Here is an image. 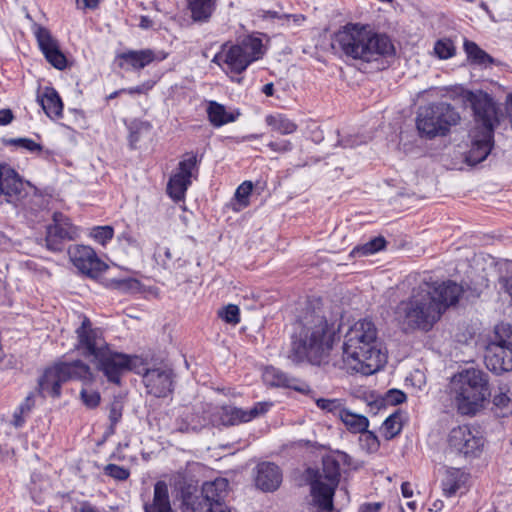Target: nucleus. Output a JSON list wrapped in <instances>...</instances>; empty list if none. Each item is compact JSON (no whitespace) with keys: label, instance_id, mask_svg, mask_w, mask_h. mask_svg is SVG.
<instances>
[{"label":"nucleus","instance_id":"nucleus-1","mask_svg":"<svg viewBox=\"0 0 512 512\" xmlns=\"http://www.w3.org/2000/svg\"><path fill=\"white\" fill-rule=\"evenodd\" d=\"M77 351L90 359L99 371L103 372L109 382L120 384L123 373L131 370L139 360L137 356H129L112 351L105 341L102 331L93 328L90 319L82 317L80 327L76 329Z\"/></svg>","mask_w":512,"mask_h":512},{"label":"nucleus","instance_id":"nucleus-2","mask_svg":"<svg viewBox=\"0 0 512 512\" xmlns=\"http://www.w3.org/2000/svg\"><path fill=\"white\" fill-rule=\"evenodd\" d=\"M343 363L347 369L371 375L385 362L378 341V330L374 322L364 318L356 321L345 333Z\"/></svg>","mask_w":512,"mask_h":512},{"label":"nucleus","instance_id":"nucleus-3","mask_svg":"<svg viewBox=\"0 0 512 512\" xmlns=\"http://www.w3.org/2000/svg\"><path fill=\"white\" fill-rule=\"evenodd\" d=\"M332 344L333 336L326 318L307 313L295 326L287 357L294 364L307 361L319 365L328 356Z\"/></svg>","mask_w":512,"mask_h":512},{"label":"nucleus","instance_id":"nucleus-4","mask_svg":"<svg viewBox=\"0 0 512 512\" xmlns=\"http://www.w3.org/2000/svg\"><path fill=\"white\" fill-rule=\"evenodd\" d=\"M431 288L425 279L416 282L410 294L400 300L394 309V319L405 333L429 332L441 319L440 309L430 295Z\"/></svg>","mask_w":512,"mask_h":512},{"label":"nucleus","instance_id":"nucleus-5","mask_svg":"<svg viewBox=\"0 0 512 512\" xmlns=\"http://www.w3.org/2000/svg\"><path fill=\"white\" fill-rule=\"evenodd\" d=\"M344 55L355 60L374 62L392 55L394 46L385 34L375 32L369 25L348 23L334 38Z\"/></svg>","mask_w":512,"mask_h":512},{"label":"nucleus","instance_id":"nucleus-6","mask_svg":"<svg viewBox=\"0 0 512 512\" xmlns=\"http://www.w3.org/2000/svg\"><path fill=\"white\" fill-rule=\"evenodd\" d=\"M451 393L459 414L476 415L491 396L488 374L475 368L463 370L452 378Z\"/></svg>","mask_w":512,"mask_h":512},{"label":"nucleus","instance_id":"nucleus-7","mask_svg":"<svg viewBox=\"0 0 512 512\" xmlns=\"http://www.w3.org/2000/svg\"><path fill=\"white\" fill-rule=\"evenodd\" d=\"M263 55L262 40L258 37L247 36L237 44L222 45L212 62L217 64L227 75H239Z\"/></svg>","mask_w":512,"mask_h":512},{"label":"nucleus","instance_id":"nucleus-8","mask_svg":"<svg viewBox=\"0 0 512 512\" xmlns=\"http://www.w3.org/2000/svg\"><path fill=\"white\" fill-rule=\"evenodd\" d=\"M460 120L459 112L451 104L438 102L419 108L416 127L421 137L434 139L446 136Z\"/></svg>","mask_w":512,"mask_h":512},{"label":"nucleus","instance_id":"nucleus-9","mask_svg":"<svg viewBox=\"0 0 512 512\" xmlns=\"http://www.w3.org/2000/svg\"><path fill=\"white\" fill-rule=\"evenodd\" d=\"M69 380H79L87 385L94 380V376L90 367L81 360L56 363L48 367L39 379V392L43 396L59 397L61 385Z\"/></svg>","mask_w":512,"mask_h":512},{"label":"nucleus","instance_id":"nucleus-10","mask_svg":"<svg viewBox=\"0 0 512 512\" xmlns=\"http://www.w3.org/2000/svg\"><path fill=\"white\" fill-rule=\"evenodd\" d=\"M462 99L472 110L474 127L471 130L494 135L502 118L500 104L490 94L482 90H466L462 93Z\"/></svg>","mask_w":512,"mask_h":512},{"label":"nucleus","instance_id":"nucleus-11","mask_svg":"<svg viewBox=\"0 0 512 512\" xmlns=\"http://www.w3.org/2000/svg\"><path fill=\"white\" fill-rule=\"evenodd\" d=\"M229 482L225 478H216L205 482L199 494L182 492L181 512H204L216 506H226L224 500L228 494Z\"/></svg>","mask_w":512,"mask_h":512},{"label":"nucleus","instance_id":"nucleus-12","mask_svg":"<svg viewBox=\"0 0 512 512\" xmlns=\"http://www.w3.org/2000/svg\"><path fill=\"white\" fill-rule=\"evenodd\" d=\"M339 479L340 467L337 461L332 458L324 459L322 472L310 483L313 503L321 510L320 512L332 511L333 496Z\"/></svg>","mask_w":512,"mask_h":512},{"label":"nucleus","instance_id":"nucleus-13","mask_svg":"<svg viewBox=\"0 0 512 512\" xmlns=\"http://www.w3.org/2000/svg\"><path fill=\"white\" fill-rule=\"evenodd\" d=\"M197 172V155L192 152L184 154L167 183L168 195L176 202L183 200L188 187L192 184V178L196 177Z\"/></svg>","mask_w":512,"mask_h":512},{"label":"nucleus","instance_id":"nucleus-14","mask_svg":"<svg viewBox=\"0 0 512 512\" xmlns=\"http://www.w3.org/2000/svg\"><path fill=\"white\" fill-rule=\"evenodd\" d=\"M484 444L485 439L480 432L467 425L453 428L448 435L449 448L465 457H478Z\"/></svg>","mask_w":512,"mask_h":512},{"label":"nucleus","instance_id":"nucleus-15","mask_svg":"<svg viewBox=\"0 0 512 512\" xmlns=\"http://www.w3.org/2000/svg\"><path fill=\"white\" fill-rule=\"evenodd\" d=\"M53 223L47 226L46 247L53 252H60L64 248L65 241L75 240L79 236V231L70 219L61 212H54Z\"/></svg>","mask_w":512,"mask_h":512},{"label":"nucleus","instance_id":"nucleus-16","mask_svg":"<svg viewBox=\"0 0 512 512\" xmlns=\"http://www.w3.org/2000/svg\"><path fill=\"white\" fill-rule=\"evenodd\" d=\"M68 253L73 265L91 278H97L108 268V265L89 246L74 245L69 248Z\"/></svg>","mask_w":512,"mask_h":512},{"label":"nucleus","instance_id":"nucleus-17","mask_svg":"<svg viewBox=\"0 0 512 512\" xmlns=\"http://www.w3.org/2000/svg\"><path fill=\"white\" fill-rule=\"evenodd\" d=\"M33 32L45 59L56 69H65L67 67L66 56L61 51L59 42L52 36L51 32L41 25H35Z\"/></svg>","mask_w":512,"mask_h":512},{"label":"nucleus","instance_id":"nucleus-18","mask_svg":"<svg viewBox=\"0 0 512 512\" xmlns=\"http://www.w3.org/2000/svg\"><path fill=\"white\" fill-rule=\"evenodd\" d=\"M0 196L14 204L22 202L27 196L25 183L16 171L6 164H0Z\"/></svg>","mask_w":512,"mask_h":512},{"label":"nucleus","instance_id":"nucleus-19","mask_svg":"<svg viewBox=\"0 0 512 512\" xmlns=\"http://www.w3.org/2000/svg\"><path fill=\"white\" fill-rule=\"evenodd\" d=\"M271 404L267 402H258L250 409H242L235 406H223L220 420L226 426L247 423L263 414H265Z\"/></svg>","mask_w":512,"mask_h":512},{"label":"nucleus","instance_id":"nucleus-20","mask_svg":"<svg viewBox=\"0 0 512 512\" xmlns=\"http://www.w3.org/2000/svg\"><path fill=\"white\" fill-rule=\"evenodd\" d=\"M428 286L431 288L430 295L434 298V303L440 309V318L449 306L458 302L463 293L462 286L450 280L441 283L428 281Z\"/></svg>","mask_w":512,"mask_h":512},{"label":"nucleus","instance_id":"nucleus-21","mask_svg":"<svg viewBox=\"0 0 512 512\" xmlns=\"http://www.w3.org/2000/svg\"><path fill=\"white\" fill-rule=\"evenodd\" d=\"M147 392L155 397H166L172 392V371L169 369H148L143 375Z\"/></svg>","mask_w":512,"mask_h":512},{"label":"nucleus","instance_id":"nucleus-22","mask_svg":"<svg viewBox=\"0 0 512 512\" xmlns=\"http://www.w3.org/2000/svg\"><path fill=\"white\" fill-rule=\"evenodd\" d=\"M469 136L471 147L465 156V162L470 166H474L484 161L490 154L494 146V135L471 130Z\"/></svg>","mask_w":512,"mask_h":512},{"label":"nucleus","instance_id":"nucleus-23","mask_svg":"<svg viewBox=\"0 0 512 512\" xmlns=\"http://www.w3.org/2000/svg\"><path fill=\"white\" fill-rule=\"evenodd\" d=\"M485 363L496 374L512 371V346L486 347Z\"/></svg>","mask_w":512,"mask_h":512},{"label":"nucleus","instance_id":"nucleus-24","mask_svg":"<svg viewBox=\"0 0 512 512\" xmlns=\"http://www.w3.org/2000/svg\"><path fill=\"white\" fill-rule=\"evenodd\" d=\"M282 482L279 467L270 462H264L257 467L256 485L263 491H274Z\"/></svg>","mask_w":512,"mask_h":512},{"label":"nucleus","instance_id":"nucleus-25","mask_svg":"<svg viewBox=\"0 0 512 512\" xmlns=\"http://www.w3.org/2000/svg\"><path fill=\"white\" fill-rule=\"evenodd\" d=\"M469 480V474L459 468H449L442 479V491L447 497H452L458 492L463 493Z\"/></svg>","mask_w":512,"mask_h":512},{"label":"nucleus","instance_id":"nucleus-26","mask_svg":"<svg viewBox=\"0 0 512 512\" xmlns=\"http://www.w3.org/2000/svg\"><path fill=\"white\" fill-rule=\"evenodd\" d=\"M144 512H173L168 485L164 481H157L153 489V498L143 506Z\"/></svg>","mask_w":512,"mask_h":512},{"label":"nucleus","instance_id":"nucleus-27","mask_svg":"<svg viewBox=\"0 0 512 512\" xmlns=\"http://www.w3.org/2000/svg\"><path fill=\"white\" fill-rule=\"evenodd\" d=\"M191 19L197 23L208 22L217 8L218 0H185Z\"/></svg>","mask_w":512,"mask_h":512},{"label":"nucleus","instance_id":"nucleus-28","mask_svg":"<svg viewBox=\"0 0 512 512\" xmlns=\"http://www.w3.org/2000/svg\"><path fill=\"white\" fill-rule=\"evenodd\" d=\"M38 100L45 114L50 119H58L62 116L63 103L54 88L45 87L42 95L38 97Z\"/></svg>","mask_w":512,"mask_h":512},{"label":"nucleus","instance_id":"nucleus-29","mask_svg":"<svg viewBox=\"0 0 512 512\" xmlns=\"http://www.w3.org/2000/svg\"><path fill=\"white\" fill-rule=\"evenodd\" d=\"M263 380L267 385L276 387L292 388L297 391H303L298 380L288 376L286 373L274 367H267L263 372Z\"/></svg>","mask_w":512,"mask_h":512},{"label":"nucleus","instance_id":"nucleus-30","mask_svg":"<svg viewBox=\"0 0 512 512\" xmlns=\"http://www.w3.org/2000/svg\"><path fill=\"white\" fill-rule=\"evenodd\" d=\"M155 58V53L150 49L130 50L119 55V59L122 60L120 66L124 67V64H127L133 69H142L153 62Z\"/></svg>","mask_w":512,"mask_h":512},{"label":"nucleus","instance_id":"nucleus-31","mask_svg":"<svg viewBox=\"0 0 512 512\" xmlns=\"http://www.w3.org/2000/svg\"><path fill=\"white\" fill-rule=\"evenodd\" d=\"M511 347L512 346V325L501 322L495 325L489 336L486 347Z\"/></svg>","mask_w":512,"mask_h":512},{"label":"nucleus","instance_id":"nucleus-32","mask_svg":"<svg viewBox=\"0 0 512 512\" xmlns=\"http://www.w3.org/2000/svg\"><path fill=\"white\" fill-rule=\"evenodd\" d=\"M265 122L273 131L281 135L293 134L298 129V125L294 121L281 113L267 115Z\"/></svg>","mask_w":512,"mask_h":512},{"label":"nucleus","instance_id":"nucleus-33","mask_svg":"<svg viewBox=\"0 0 512 512\" xmlns=\"http://www.w3.org/2000/svg\"><path fill=\"white\" fill-rule=\"evenodd\" d=\"M347 430L351 433L365 432L369 427V420L366 416L352 412L345 408L340 418Z\"/></svg>","mask_w":512,"mask_h":512},{"label":"nucleus","instance_id":"nucleus-34","mask_svg":"<svg viewBox=\"0 0 512 512\" xmlns=\"http://www.w3.org/2000/svg\"><path fill=\"white\" fill-rule=\"evenodd\" d=\"M207 113L209 121L215 127H221L227 123L234 122L239 115V113L234 115L233 113L226 111L224 105L215 101L209 103Z\"/></svg>","mask_w":512,"mask_h":512},{"label":"nucleus","instance_id":"nucleus-35","mask_svg":"<svg viewBox=\"0 0 512 512\" xmlns=\"http://www.w3.org/2000/svg\"><path fill=\"white\" fill-rule=\"evenodd\" d=\"M464 50L468 59L475 64L486 66L493 63V58L472 41L466 40L464 42Z\"/></svg>","mask_w":512,"mask_h":512},{"label":"nucleus","instance_id":"nucleus-36","mask_svg":"<svg viewBox=\"0 0 512 512\" xmlns=\"http://www.w3.org/2000/svg\"><path fill=\"white\" fill-rule=\"evenodd\" d=\"M105 284L107 287L119 290L121 292H133L140 289V282L132 277L127 278H106Z\"/></svg>","mask_w":512,"mask_h":512},{"label":"nucleus","instance_id":"nucleus-37","mask_svg":"<svg viewBox=\"0 0 512 512\" xmlns=\"http://www.w3.org/2000/svg\"><path fill=\"white\" fill-rule=\"evenodd\" d=\"M386 240L382 236L375 237L368 241L367 243L355 247L351 251V256H368L372 255L385 247Z\"/></svg>","mask_w":512,"mask_h":512},{"label":"nucleus","instance_id":"nucleus-38","mask_svg":"<svg viewBox=\"0 0 512 512\" xmlns=\"http://www.w3.org/2000/svg\"><path fill=\"white\" fill-rule=\"evenodd\" d=\"M402 430L400 416L393 413L388 416L382 424V433L385 439L390 440L398 435Z\"/></svg>","mask_w":512,"mask_h":512},{"label":"nucleus","instance_id":"nucleus-39","mask_svg":"<svg viewBox=\"0 0 512 512\" xmlns=\"http://www.w3.org/2000/svg\"><path fill=\"white\" fill-rule=\"evenodd\" d=\"M316 405L323 411L333 414L334 416L340 418L342 412L345 407L343 401L341 399H325L319 398L316 400Z\"/></svg>","mask_w":512,"mask_h":512},{"label":"nucleus","instance_id":"nucleus-40","mask_svg":"<svg viewBox=\"0 0 512 512\" xmlns=\"http://www.w3.org/2000/svg\"><path fill=\"white\" fill-rule=\"evenodd\" d=\"M434 52L440 59H449L455 54V46L450 39H440L434 45Z\"/></svg>","mask_w":512,"mask_h":512},{"label":"nucleus","instance_id":"nucleus-41","mask_svg":"<svg viewBox=\"0 0 512 512\" xmlns=\"http://www.w3.org/2000/svg\"><path fill=\"white\" fill-rule=\"evenodd\" d=\"M218 316L228 324L236 325L240 322V310L237 305L228 304L218 311Z\"/></svg>","mask_w":512,"mask_h":512},{"label":"nucleus","instance_id":"nucleus-42","mask_svg":"<svg viewBox=\"0 0 512 512\" xmlns=\"http://www.w3.org/2000/svg\"><path fill=\"white\" fill-rule=\"evenodd\" d=\"M253 190V184L251 181H244L235 191V199L239 204V208H244L249 205V196Z\"/></svg>","mask_w":512,"mask_h":512},{"label":"nucleus","instance_id":"nucleus-43","mask_svg":"<svg viewBox=\"0 0 512 512\" xmlns=\"http://www.w3.org/2000/svg\"><path fill=\"white\" fill-rule=\"evenodd\" d=\"M114 230L111 226H96L91 229L90 236L98 243L105 245L113 238Z\"/></svg>","mask_w":512,"mask_h":512},{"label":"nucleus","instance_id":"nucleus-44","mask_svg":"<svg viewBox=\"0 0 512 512\" xmlns=\"http://www.w3.org/2000/svg\"><path fill=\"white\" fill-rule=\"evenodd\" d=\"M361 447L369 453L376 452L380 447L378 437L368 429L365 432L360 433Z\"/></svg>","mask_w":512,"mask_h":512},{"label":"nucleus","instance_id":"nucleus-45","mask_svg":"<svg viewBox=\"0 0 512 512\" xmlns=\"http://www.w3.org/2000/svg\"><path fill=\"white\" fill-rule=\"evenodd\" d=\"M123 404L119 400H114L109 406L110 433H114L115 426L122 418Z\"/></svg>","mask_w":512,"mask_h":512},{"label":"nucleus","instance_id":"nucleus-46","mask_svg":"<svg viewBox=\"0 0 512 512\" xmlns=\"http://www.w3.org/2000/svg\"><path fill=\"white\" fill-rule=\"evenodd\" d=\"M493 405L502 416H506L511 412V400L504 392H500L493 397Z\"/></svg>","mask_w":512,"mask_h":512},{"label":"nucleus","instance_id":"nucleus-47","mask_svg":"<svg viewBox=\"0 0 512 512\" xmlns=\"http://www.w3.org/2000/svg\"><path fill=\"white\" fill-rule=\"evenodd\" d=\"M104 473L118 481H124L130 476V471L127 468L116 464L106 465L104 467Z\"/></svg>","mask_w":512,"mask_h":512},{"label":"nucleus","instance_id":"nucleus-48","mask_svg":"<svg viewBox=\"0 0 512 512\" xmlns=\"http://www.w3.org/2000/svg\"><path fill=\"white\" fill-rule=\"evenodd\" d=\"M80 397L83 403L88 408H95L100 403V394L99 392L87 388H83L80 392Z\"/></svg>","mask_w":512,"mask_h":512},{"label":"nucleus","instance_id":"nucleus-49","mask_svg":"<svg viewBox=\"0 0 512 512\" xmlns=\"http://www.w3.org/2000/svg\"><path fill=\"white\" fill-rule=\"evenodd\" d=\"M11 143H13L14 145H16L18 147H21L28 151H31V152H39L42 149L40 144H38L35 141H33L32 139H28V138L13 139V140H11Z\"/></svg>","mask_w":512,"mask_h":512},{"label":"nucleus","instance_id":"nucleus-50","mask_svg":"<svg viewBox=\"0 0 512 512\" xmlns=\"http://www.w3.org/2000/svg\"><path fill=\"white\" fill-rule=\"evenodd\" d=\"M406 400V394L397 389H391L386 393L384 401L390 405H398Z\"/></svg>","mask_w":512,"mask_h":512},{"label":"nucleus","instance_id":"nucleus-51","mask_svg":"<svg viewBox=\"0 0 512 512\" xmlns=\"http://www.w3.org/2000/svg\"><path fill=\"white\" fill-rule=\"evenodd\" d=\"M268 147L274 152L284 153L292 149V144L288 140L271 141L268 143Z\"/></svg>","mask_w":512,"mask_h":512},{"label":"nucleus","instance_id":"nucleus-52","mask_svg":"<svg viewBox=\"0 0 512 512\" xmlns=\"http://www.w3.org/2000/svg\"><path fill=\"white\" fill-rule=\"evenodd\" d=\"M153 86H154V82L147 81V82H145L141 85L135 86V87H131L128 89H122V91L127 92L129 94H144V93L148 92L149 90H151Z\"/></svg>","mask_w":512,"mask_h":512},{"label":"nucleus","instance_id":"nucleus-53","mask_svg":"<svg viewBox=\"0 0 512 512\" xmlns=\"http://www.w3.org/2000/svg\"><path fill=\"white\" fill-rule=\"evenodd\" d=\"M34 406V400L32 395H28L25 400L17 408L20 414H28Z\"/></svg>","mask_w":512,"mask_h":512},{"label":"nucleus","instance_id":"nucleus-54","mask_svg":"<svg viewBox=\"0 0 512 512\" xmlns=\"http://www.w3.org/2000/svg\"><path fill=\"white\" fill-rule=\"evenodd\" d=\"M13 120V114L10 109L0 110V125H7Z\"/></svg>","mask_w":512,"mask_h":512},{"label":"nucleus","instance_id":"nucleus-55","mask_svg":"<svg viewBox=\"0 0 512 512\" xmlns=\"http://www.w3.org/2000/svg\"><path fill=\"white\" fill-rule=\"evenodd\" d=\"M381 508L379 503H368L360 507V512H378Z\"/></svg>","mask_w":512,"mask_h":512},{"label":"nucleus","instance_id":"nucleus-56","mask_svg":"<svg viewBox=\"0 0 512 512\" xmlns=\"http://www.w3.org/2000/svg\"><path fill=\"white\" fill-rule=\"evenodd\" d=\"M401 492L403 497L411 498L413 496V489L409 482H403L401 485Z\"/></svg>","mask_w":512,"mask_h":512},{"label":"nucleus","instance_id":"nucleus-57","mask_svg":"<svg viewBox=\"0 0 512 512\" xmlns=\"http://www.w3.org/2000/svg\"><path fill=\"white\" fill-rule=\"evenodd\" d=\"M24 416H25V414H20L19 410L17 409L13 415V425L15 427H21L25 422Z\"/></svg>","mask_w":512,"mask_h":512},{"label":"nucleus","instance_id":"nucleus-58","mask_svg":"<svg viewBox=\"0 0 512 512\" xmlns=\"http://www.w3.org/2000/svg\"><path fill=\"white\" fill-rule=\"evenodd\" d=\"M130 135H129V143H130V146L131 148H135L136 146V143L139 141V131L138 130H133L132 127L130 128Z\"/></svg>","mask_w":512,"mask_h":512},{"label":"nucleus","instance_id":"nucleus-59","mask_svg":"<svg viewBox=\"0 0 512 512\" xmlns=\"http://www.w3.org/2000/svg\"><path fill=\"white\" fill-rule=\"evenodd\" d=\"M263 93L266 95V96H272L273 95V92H274V86H273V83H267L263 86V89H262Z\"/></svg>","mask_w":512,"mask_h":512},{"label":"nucleus","instance_id":"nucleus-60","mask_svg":"<svg viewBox=\"0 0 512 512\" xmlns=\"http://www.w3.org/2000/svg\"><path fill=\"white\" fill-rule=\"evenodd\" d=\"M79 512H98L95 507L92 505L85 503L80 507Z\"/></svg>","mask_w":512,"mask_h":512},{"label":"nucleus","instance_id":"nucleus-61","mask_svg":"<svg viewBox=\"0 0 512 512\" xmlns=\"http://www.w3.org/2000/svg\"><path fill=\"white\" fill-rule=\"evenodd\" d=\"M86 8L94 9L98 6L99 0H83Z\"/></svg>","mask_w":512,"mask_h":512},{"label":"nucleus","instance_id":"nucleus-62","mask_svg":"<svg viewBox=\"0 0 512 512\" xmlns=\"http://www.w3.org/2000/svg\"><path fill=\"white\" fill-rule=\"evenodd\" d=\"M204 512H230L227 506H216L214 509L207 510Z\"/></svg>","mask_w":512,"mask_h":512},{"label":"nucleus","instance_id":"nucleus-63","mask_svg":"<svg viewBox=\"0 0 512 512\" xmlns=\"http://www.w3.org/2000/svg\"><path fill=\"white\" fill-rule=\"evenodd\" d=\"M443 508V502L441 500H437L432 504L431 510L440 511Z\"/></svg>","mask_w":512,"mask_h":512},{"label":"nucleus","instance_id":"nucleus-64","mask_svg":"<svg viewBox=\"0 0 512 512\" xmlns=\"http://www.w3.org/2000/svg\"><path fill=\"white\" fill-rule=\"evenodd\" d=\"M31 202H33L35 204H39V203L43 202V198L39 195L33 194L32 198H31Z\"/></svg>","mask_w":512,"mask_h":512}]
</instances>
